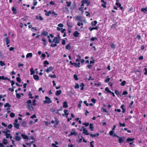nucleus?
<instances>
[{"label":"nucleus","instance_id":"53","mask_svg":"<svg viewBox=\"0 0 147 147\" xmlns=\"http://www.w3.org/2000/svg\"><path fill=\"white\" fill-rule=\"evenodd\" d=\"M119 142V143H121L124 140L121 138H119L118 139Z\"/></svg>","mask_w":147,"mask_h":147},{"label":"nucleus","instance_id":"57","mask_svg":"<svg viewBox=\"0 0 147 147\" xmlns=\"http://www.w3.org/2000/svg\"><path fill=\"white\" fill-rule=\"evenodd\" d=\"M71 2H68V1H67L66 2V3L67 4V7H69L71 5Z\"/></svg>","mask_w":147,"mask_h":147},{"label":"nucleus","instance_id":"25","mask_svg":"<svg viewBox=\"0 0 147 147\" xmlns=\"http://www.w3.org/2000/svg\"><path fill=\"white\" fill-rule=\"evenodd\" d=\"M97 24V22L96 20H95L94 22H91V25L92 26H95Z\"/></svg>","mask_w":147,"mask_h":147},{"label":"nucleus","instance_id":"13","mask_svg":"<svg viewBox=\"0 0 147 147\" xmlns=\"http://www.w3.org/2000/svg\"><path fill=\"white\" fill-rule=\"evenodd\" d=\"M53 69V67L51 66L47 69V72L49 73V72L51 71H52Z\"/></svg>","mask_w":147,"mask_h":147},{"label":"nucleus","instance_id":"50","mask_svg":"<svg viewBox=\"0 0 147 147\" xmlns=\"http://www.w3.org/2000/svg\"><path fill=\"white\" fill-rule=\"evenodd\" d=\"M41 36H42V35L44 36H46V32L45 31H42L41 33Z\"/></svg>","mask_w":147,"mask_h":147},{"label":"nucleus","instance_id":"5","mask_svg":"<svg viewBox=\"0 0 147 147\" xmlns=\"http://www.w3.org/2000/svg\"><path fill=\"white\" fill-rule=\"evenodd\" d=\"M3 41L4 42L5 41L6 45H7L10 43V40L9 39V37L7 36L3 39Z\"/></svg>","mask_w":147,"mask_h":147},{"label":"nucleus","instance_id":"17","mask_svg":"<svg viewBox=\"0 0 147 147\" xmlns=\"http://www.w3.org/2000/svg\"><path fill=\"white\" fill-rule=\"evenodd\" d=\"M63 107L66 108L68 107L67 103L66 101H65L63 103Z\"/></svg>","mask_w":147,"mask_h":147},{"label":"nucleus","instance_id":"10","mask_svg":"<svg viewBox=\"0 0 147 147\" xmlns=\"http://www.w3.org/2000/svg\"><path fill=\"white\" fill-rule=\"evenodd\" d=\"M59 121L58 119H55V123L54 124V127L55 128H57V126L59 124Z\"/></svg>","mask_w":147,"mask_h":147},{"label":"nucleus","instance_id":"20","mask_svg":"<svg viewBox=\"0 0 147 147\" xmlns=\"http://www.w3.org/2000/svg\"><path fill=\"white\" fill-rule=\"evenodd\" d=\"M110 46L112 49H114L116 48V45L114 43H112L110 45Z\"/></svg>","mask_w":147,"mask_h":147},{"label":"nucleus","instance_id":"36","mask_svg":"<svg viewBox=\"0 0 147 147\" xmlns=\"http://www.w3.org/2000/svg\"><path fill=\"white\" fill-rule=\"evenodd\" d=\"M28 96H29V98H33L34 97L32 96V94L31 92H29L28 94Z\"/></svg>","mask_w":147,"mask_h":147},{"label":"nucleus","instance_id":"26","mask_svg":"<svg viewBox=\"0 0 147 147\" xmlns=\"http://www.w3.org/2000/svg\"><path fill=\"white\" fill-rule=\"evenodd\" d=\"M33 77L36 80L39 79L38 76L37 75H33Z\"/></svg>","mask_w":147,"mask_h":147},{"label":"nucleus","instance_id":"35","mask_svg":"<svg viewBox=\"0 0 147 147\" xmlns=\"http://www.w3.org/2000/svg\"><path fill=\"white\" fill-rule=\"evenodd\" d=\"M51 102V100L47 96V103H50Z\"/></svg>","mask_w":147,"mask_h":147},{"label":"nucleus","instance_id":"45","mask_svg":"<svg viewBox=\"0 0 147 147\" xmlns=\"http://www.w3.org/2000/svg\"><path fill=\"white\" fill-rule=\"evenodd\" d=\"M126 84V82L125 81H123L121 83V86H124Z\"/></svg>","mask_w":147,"mask_h":147},{"label":"nucleus","instance_id":"14","mask_svg":"<svg viewBox=\"0 0 147 147\" xmlns=\"http://www.w3.org/2000/svg\"><path fill=\"white\" fill-rule=\"evenodd\" d=\"M141 10L142 12L145 13L147 11V7H145L144 8H142Z\"/></svg>","mask_w":147,"mask_h":147},{"label":"nucleus","instance_id":"33","mask_svg":"<svg viewBox=\"0 0 147 147\" xmlns=\"http://www.w3.org/2000/svg\"><path fill=\"white\" fill-rule=\"evenodd\" d=\"M90 129H91V130L92 131H93L94 127L93 126V124L90 123L89 125Z\"/></svg>","mask_w":147,"mask_h":147},{"label":"nucleus","instance_id":"41","mask_svg":"<svg viewBox=\"0 0 147 147\" xmlns=\"http://www.w3.org/2000/svg\"><path fill=\"white\" fill-rule=\"evenodd\" d=\"M105 91H107V92L110 93L111 92L110 90L108 87H106L105 89Z\"/></svg>","mask_w":147,"mask_h":147},{"label":"nucleus","instance_id":"61","mask_svg":"<svg viewBox=\"0 0 147 147\" xmlns=\"http://www.w3.org/2000/svg\"><path fill=\"white\" fill-rule=\"evenodd\" d=\"M90 40L92 41H94L95 40H97V38L96 37H92L91 39Z\"/></svg>","mask_w":147,"mask_h":147},{"label":"nucleus","instance_id":"64","mask_svg":"<svg viewBox=\"0 0 147 147\" xmlns=\"http://www.w3.org/2000/svg\"><path fill=\"white\" fill-rule=\"evenodd\" d=\"M144 70L145 71V72L144 73V74L147 75V69L146 68H145L144 69Z\"/></svg>","mask_w":147,"mask_h":147},{"label":"nucleus","instance_id":"52","mask_svg":"<svg viewBox=\"0 0 147 147\" xmlns=\"http://www.w3.org/2000/svg\"><path fill=\"white\" fill-rule=\"evenodd\" d=\"M16 80L19 83H20L21 82V78H20L19 77H17Z\"/></svg>","mask_w":147,"mask_h":147},{"label":"nucleus","instance_id":"37","mask_svg":"<svg viewBox=\"0 0 147 147\" xmlns=\"http://www.w3.org/2000/svg\"><path fill=\"white\" fill-rule=\"evenodd\" d=\"M11 105L9 104L8 103H7L4 105V107H8L9 108H10L11 107Z\"/></svg>","mask_w":147,"mask_h":147},{"label":"nucleus","instance_id":"23","mask_svg":"<svg viewBox=\"0 0 147 147\" xmlns=\"http://www.w3.org/2000/svg\"><path fill=\"white\" fill-rule=\"evenodd\" d=\"M84 24L83 23V21L78 22H77V25L78 26H83Z\"/></svg>","mask_w":147,"mask_h":147},{"label":"nucleus","instance_id":"4","mask_svg":"<svg viewBox=\"0 0 147 147\" xmlns=\"http://www.w3.org/2000/svg\"><path fill=\"white\" fill-rule=\"evenodd\" d=\"M83 129V133L85 135H90V134L88 132V130L84 128V127L82 126L81 129Z\"/></svg>","mask_w":147,"mask_h":147},{"label":"nucleus","instance_id":"43","mask_svg":"<svg viewBox=\"0 0 147 147\" xmlns=\"http://www.w3.org/2000/svg\"><path fill=\"white\" fill-rule=\"evenodd\" d=\"M3 144H6L8 143V142L6 139H4L3 140Z\"/></svg>","mask_w":147,"mask_h":147},{"label":"nucleus","instance_id":"11","mask_svg":"<svg viewBox=\"0 0 147 147\" xmlns=\"http://www.w3.org/2000/svg\"><path fill=\"white\" fill-rule=\"evenodd\" d=\"M76 19L78 21V22L83 21L82 17L80 16H76Z\"/></svg>","mask_w":147,"mask_h":147},{"label":"nucleus","instance_id":"12","mask_svg":"<svg viewBox=\"0 0 147 147\" xmlns=\"http://www.w3.org/2000/svg\"><path fill=\"white\" fill-rule=\"evenodd\" d=\"M11 10L13 12V13L14 14H16L17 13V11L16 9L14 7H12Z\"/></svg>","mask_w":147,"mask_h":147},{"label":"nucleus","instance_id":"59","mask_svg":"<svg viewBox=\"0 0 147 147\" xmlns=\"http://www.w3.org/2000/svg\"><path fill=\"white\" fill-rule=\"evenodd\" d=\"M136 38H137L139 40H140L141 38V36L140 35H138L136 36Z\"/></svg>","mask_w":147,"mask_h":147},{"label":"nucleus","instance_id":"2","mask_svg":"<svg viewBox=\"0 0 147 147\" xmlns=\"http://www.w3.org/2000/svg\"><path fill=\"white\" fill-rule=\"evenodd\" d=\"M47 38L49 39V41L50 43H51V46L52 47H55L57 46V45L55 43V44H54V43H55L54 42H53V41L52 40V39L50 38V37L49 36H47Z\"/></svg>","mask_w":147,"mask_h":147},{"label":"nucleus","instance_id":"29","mask_svg":"<svg viewBox=\"0 0 147 147\" xmlns=\"http://www.w3.org/2000/svg\"><path fill=\"white\" fill-rule=\"evenodd\" d=\"M82 103V100H80L79 101V104L78 105V107L80 109H81V104Z\"/></svg>","mask_w":147,"mask_h":147},{"label":"nucleus","instance_id":"8","mask_svg":"<svg viewBox=\"0 0 147 147\" xmlns=\"http://www.w3.org/2000/svg\"><path fill=\"white\" fill-rule=\"evenodd\" d=\"M20 134L22 136L23 139L27 140L29 139L28 136L27 135H26L25 134H22L21 133H20Z\"/></svg>","mask_w":147,"mask_h":147},{"label":"nucleus","instance_id":"6","mask_svg":"<svg viewBox=\"0 0 147 147\" xmlns=\"http://www.w3.org/2000/svg\"><path fill=\"white\" fill-rule=\"evenodd\" d=\"M15 134L16 135L15 137V140L17 141H20L21 139V138L19 136H18L19 133H16Z\"/></svg>","mask_w":147,"mask_h":147},{"label":"nucleus","instance_id":"39","mask_svg":"<svg viewBox=\"0 0 147 147\" xmlns=\"http://www.w3.org/2000/svg\"><path fill=\"white\" fill-rule=\"evenodd\" d=\"M52 13V11H49L48 12L47 11V16H48L50 14L51 15Z\"/></svg>","mask_w":147,"mask_h":147},{"label":"nucleus","instance_id":"9","mask_svg":"<svg viewBox=\"0 0 147 147\" xmlns=\"http://www.w3.org/2000/svg\"><path fill=\"white\" fill-rule=\"evenodd\" d=\"M14 126V127L17 129H20L19 127L20 126V124L19 123H13Z\"/></svg>","mask_w":147,"mask_h":147},{"label":"nucleus","instance_id":"15","mask_svg":"<svg viewBox=\"0 0 147 147\" xmlns=\"http://www.w3.org/2000/svg\"><path fill=\"white\" fill-rule=\"evenodd\" d=\"M79 34V33L77 31H75L73 34L74 36L76 37H78Z\"/></svg>","mask_w":147,"mask_h":147},{"label":"nucleus","instance_id":"27","mask_svg":"<svg viewBox=\"0 0 147 147\" xmlns=\"http://www.w3.org/2000/svg\"><path fill=\"white\" fill-rule=\"evenodd\" d=\"M36 18L37 19L39 20H42L43 19V18L41 16H37L36 17Z\"/></svg>","mask_w":147,"mask_h":147},{"label":"nucleus","instance_id":"55","mask_svg":"<svg viewBox=\"0 0 147 147\" xmlns=\"http://www.w3.org/2000/svg\"><path fill=\"white\" fill-rule=\"evenodd\" d=\"M12 127L13 125L12 124H9L7 126L8 128L9 129L11 128Z\"/></svg>","mask_w":147,"mask_h":147},{"label":"nucleus","instance_id":"44","mask_svg":"<svg viewBox=\"0 0 147 147\" xmlns=\"http://www.w3.org/2000/svg\"><path fill=\"white\" fill-rule=\"evenodd\" d=\"M82 3L84 4L88 3V1L87 0H83L81 2Z\"/></svg>","mask_w":147,"mask_h":147},{"label":"nucleus","instance_id":"48","mask_svg":"<svg viewBox=\"0 0 147 147\" xmlns=\"http://www.w3.org/2000/svg\"><path fill=\"white\" fill-rule=\"evenodd\" d=\"M107 3L106 2H105L103 3V4H102L101 6L104 8H106V5H107Z\"/></svg>","mask_w":147,"mask_h":147},{"label":"nucleus","instance_id":"56","mask_svg":"<svg viewBox=\"0 0 147 147\" xmlns=\"http://www.w3.org/2000/svg\"><path fill=\"white\" fill-rule=\"evenodd\" d=\"M79 88V84L78 83H76L75 84V89H78V88Z\"/></svg>","mask_w":147,"mask_h":147},{"label":"nucleus","instance_id":"38","mask_svg":"<svg viewBox=\"0 0 147 147\" xmlns=\"http://www.w3.org/2000/svg\"><path fill=\"white\" fill-rule=\"evenodd\" d=\"M110 78L109 77V76H107V78L105 79V82H108L110 81Z\"/></svg>","mask_w":147,"mask_h":147},{"label":"nucleus","instance_id":"3","mask_svg":"<svg viewBox=\"0 0 147 147\" xmlns=\"http://www.w3.org/2000/svg\"><path fill=\"white\" fill-rule=\"evenodd\" d=\"M77 133L76 131V130L75 129H72L70 133V134L68 136H70L72 135H77Z\"/></svg>","mask_w":147,"mask_h":147},{"label":"nucleus","instance_id":"42","mask_svg":"<svg viewBox=\"0 0 147 147\" xmlns=\"http://www.w3.org/2000/svg\"><path fill=\"white\" fill-rule=\"evenodd\" d=\"M49 77H50L51 78H56V76L55 75H52L51 74H50L49 75Z\"/></svg>","mask_w":147,"mask_h":147},{"label":"nucleus","instance_id":"32","mask_svg":"<svg viewBox=\"0 0 147 147\" xmlns=\"http://www.w3.org/2000/svg\"><path fill=\"white\" fill-rule=\"evenodd\" d=\"M90 135L93 138L98 136L99 135V134L98 133H96L94 135L90 134Z\"/></svg>","mask_w":147,"mask_h":147},{"label":"nucleus","instance_id":"19","mask_svg":"<svg viewBox=\"0 0 147 147\" xmlns=\"http://www.w3.org/2000/svg\"><path fill=\"white\" fill-rule=\"evenodd\" d=\"M61 90H57L56 91L55 94L57 96H59L61 93Z\"/></svg>","mask_w":147,"mask_h":147},{"label":"nucleus","instance_id":"63","mask_svg":"<svg viewBox=\"0 0 147 147\" xmlns=\"http://www.w3.org/2000/svg\"><path fill=\"white\" fill-rule=\"evenodd\" d=\"M27 104H29L31 105V103H32L31 100H28L27 101Z\"/></svg>","mask_w":147,"mask_h":147},{"label":"nucleus","instance_id":"24","mask_svg":"<svg viewBox=\"0 0 147 147\" xmlns=\"http://www.w3.org/2000/svg\"><path fill=\"white\" fill-rule=\"evenodd\" d=\"M32 53H28L26 55V57L27 58H28L29 57H32Z\"/></svg>","mask_w":147,"mask_h":147},{"label":"nucleus","instance_id":"62","mask_svg":"<svg viewBox=\"0 0 147 147\" xmlns=\"http://www.w3.org/2000/svg\"><path fill=\"white\" fill-rule=\"evenodd\" d=\"M96 101V100L94 98H92L91 99V101H92L94 104L95 103Z\"/></svg>","mask_w":147,"mask_h":147},{"label":"nucleus","instance_id":"16","mask_svg":"<svg viewBox=\"0 0 147 147\" xmlns=\"http://www.w3.org/2000/svg\"><path fill=\"white\" fill-rule=\"evenodd\" d=\"M84 4H83L82 3V4L80 6V7L79 8V10L80 11H81L83 12V9L84 8Z\"/></svg>","mask_w":147,"mask_h":147},{"label":"nucleus","instance_id":"30","mask_svg":"<svg viewBox=\"0 0 147 147\" xmlns=\"http://www.w3.org/2000/svg\"><path fill=\"white\" fill-rule=\"evenodd\" d=\"M67 111H68L67 110H64V114H63L62 115L63 116H64L65 115H68L69 113H67Z\"/></svg>","mask_w":147,"mask_h":147},{"label":"nucleus","instance_id":"40","mask_svg":"<svg viewBox=\"0 0 147 147\" xmlns=\"http://www.w3.org/2000/svg\"><path fill=\"white\" fill-rule=\"evenodd\" d=\"M16 98H17L20 99V97H21V96L20 94L19 93H16Z\"/></svg>","mask_w":147,"mask_h":147},{"label":"nucleus","instance_id":"1","mask_svg":"<svg viewBox=\"0 0 147 147\" xmlns=\"http://www.w3.org/2000/svg\"><path fill=\"white\" fill-rule=\"evenodd\" d=\"M52 41L53 42H54L56 44L59 43L60 41V37L59 35H58L57 36L55 37Z\"/></svg>","mask_w":147,"mask_h":147},{"label":"nucleus","instance_id":"47","mask_svg":"<svg viewBox=\"0 0 147 147\" xmlns=\"http://www.w3.org/2000/svg\"><path fill=\"white\" fill-rule=\"evenodd\" d=\"M73 77L76 80H78V78L77 77V76L76 74H75L73 76Z\"/></svg>","mask_w":147,"mask_h":147},{"label":"nucleus","instance_id":"31","mask_svg":"<svg viewBox=\"0 0 147 147\" xmlns=\"http://www.w3.org/2000/svg\"><path fill=\"white\" fill-rule=\"evenodd\" d=\"M30 74L31 75H32L34 74L35 71L34 70H33V68H31L30 69Z\"/></svg>","mask_w":147,"mask_h":147},{"label":"nucleus","instance_id":"22","mask_svg":"<svg viewBox=\"0 0 147 147\" xmlns=\"http://www.w3.org/2000/svg\"><path fill=\"white\" fill-rule=\"evenodd\" d=\"M65 48L66 49H68L69 50H70L71 49V47L69 44L66 45L65 46Z\"/></svg>","mask_w":147,"mask_h":147},{"label":"nucleus","instance_id":"58","mask_svg":"<svg viewBox=\"0 0 147 147\" xmlns=\"http://www.w3.org/2000/svg\"><path fill=\"white\" fill-rule=\"evenodd\" d=\"M127 94H128V92L127 91H124L123 92L122 95H126Z\"/></svg>","mask_w":147,"mask_h":147},{"label":"nucleus","instance_id":"7","mask_svg":"<svg viewBox=\"0 0 147 147\" xmlns=\"http://www.w3.org/2000/svg\"><path fill=\"white\" fill-rule=\"evenodd\" d=\"M27 106L28 109L29 110L31 111H34V108L31 105V104H27Z\"/></svg>","mask_w":147,"mask_h":147},{"label":"nucleus","instance_id":"60","mask_svg":"<svg viewBox=\"0 0 147 147\" xmlns=\"http://www.w3.org/2000/svg\"><path fill=\"white\" fill-rule=\"evenodd\" d=\"M9 81L11 83V85L13 86L15 84V82L13 80H10Z\"/></svg>","mask_w":147,"mask_h":147},{"label":"nucleus","instance_id":"46","mask_svg":"<svg viewBox=\"0 0 147 147\" xmlns=\"http://www.w3.org/2000/svg\"><path fill=\"white\" fill-rule=\"evenodd\" d=\"M119 124L120 127H125V123H123L122 124L121 122H119Z\"/></svg>","mask_w":147,"mask_h":147},{"label":"nucleus","instance_id":"34","mask_svg":"<svg viewBox=\"0 0 147 147\" xmlns=\"http://www.w3.org/2000/svg\"><path fill=\"white\" fill-rule=\"evenodd\" d=\"M57 15V14L55 13L54 11H52L51 16H54L56 17Z\"/></svg>","mask_w":147,"mask_h":147},{"label":"nucleus","instance_id":"54","mask_svg":"<svg viewBox=\"0 0 147 147\" xmlns=\"http://www.w3.org/2000/svg\"><path fill=\"white\" fill-rule=\"evenodd\" d=\"M36 0H34L33 2V5L34 6H36L37 5V2L36 1Z\"/></svg>","mask_w":147,"mask_h":147},{"label":"nucleus","instance_id":"28","mask_svg":"<svg viewBox=\"0 0 147 147\" xmlns=\"http://www.w3.org/2000/svg\"><path fill=\"white\" fill-rule=\"evenodd\" d=\"M134 139V138H128L127 139V142H130L133 141Z\"/></svg>","mask_w":147,"mask_h":147},{"label":"nucleus","instance_id":"21","mask_svg":"<svg viewBox=\"0 0 147 147\" xmlns=\"http://www.w3.org/2000/svg\"><path fill=\"white\" fill-rule=\"evenodd\" d=\"M98 28V27L97 26H96L95 27H92V28L90 27L89 28V29L90 31H92V30H97Z\"/></svg>","mask_w":147,"mask_h":147},{"label":"nucleus","instance_id":"18","mask_svg":"<svg viewBox=\"0 0 147 147\" xmlns=\"http://www.w3.org/2000/svg\"><path fill=\"white\" fill-rule=\"evenodd\" d=\"M22 125L24 127H27V123L26 121H23L21 123Z\"/></svg>","mask_w":147,"mask_h":147},{"label":"nucleus","instance_id":"51","mask_svg":"<svg viewBox=\"0 0 147 147\" xmlns=\"http://www.w3.org/2000/svg\"><path fill=\"white\" fill-rule=\"evenodd\" d=\"M10 116L11 117H13L15 116V114L13 113H11L10 115Z\"/></svg>","mask_w":147,"mask_h":147},{"label":"nucleus","instance_id":"49","mask_svg":"<svg viewBox=\"0 0 147 147\" xmlns=\"http://www.w3.org/2000/svg\"><path fill=\"white\" fill-rule=\"evenodd\" d=\"M5 65V64L4 63L3 61H0V65H1L2 66H3Z\"/></svg>","mask_w":147,"mask_h":147}]
</instances>
